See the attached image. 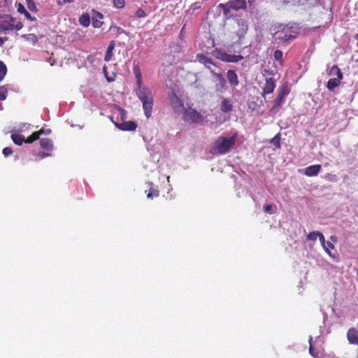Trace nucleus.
<instances>
[{"label": "nucleus", "mask_w": 358, "mask_h": 358, "mask_svg": "<svg viewBox=\"0 0 358 358\" xmlns=\"http://www.w3.org/2000/svg\"><path fill=\"white\" fill-rule=\"evenodd\" d=\"M74 0H63V3H72Z\"/></svg>", "instance_id": "51"}, {"label": "nucleus", "mask_w": 358, "mask_h": 358, "mask_svg": "<svg viewBox=\"0 0 358 358\" xmlns=\"http://www.w3.org/2000/svg\"><path fill=\"white\" fill-rule=\"evenodd\" d=\"M321 169V166L320 164H315L309 166L305 169H298V172L301 174H304L308 177H313L315 176Z\"/></svg>", "instance_id": "11"}, {"label": "nucleus", "mask_w": 358, "mask_h": 358, "mask_svg": "<svg viewBox=\"0 0 358 358\" xmlns=\"http://www.w3.org/2000/svg\"><path fill=\"white\" fill-rule=\"evenodd\" d=\"M17 11L20 13H24V16L31 21H35L36 20V17H32L31 15V14L25 9V8L22 4L19 5Z\"/></svg>", "instance_id": "26"}, {"label": "nucleus", "mask_w": 358, "mask_h": 358, "mask_svg": "<svg viewBox=\"0 0 358 358\" xmlns=\"http://www.w3.org/2000/svg\"><path fill=\"white\" fill-rule=\"evenodd\" d=\"M318 236V231H312L307 235V239L308 241H316Z\"/></svg>", "instance_id": "36"}, {"label": "nucleus", "mask_w": 358, "mask_h": 358, "mask_svg": "<svg viewBox=\"0 0 358 358\" xmlns=\"http://www.w3.org/2000/svg\"><path fill=\"white\" fill-rule=\"evenodd\" d=\"M275 80L273 78H266V83L263 87V94L264 96L266 94H271L275 87Z\"/></svg>", "instance_id": "15"}, {"label": "nucleus", "mask_w": 358, "mask_h": 358, "mask_svg": "<svg viewBox=\"0 0 358 358\" xmlns=\"http://www.w3.org/2000/svg\"><path fill=\"white\" fill-rule=\"evenodd\" d=\"M115 47V41H110L107 48L106 52V55L104 57L105 62H108L112 59V57L113 56V52L114 50Z\"/></svg>", "instance_id": "18"}, {"label": "nucleus", "mask_w": 358, "mask_h": 358, "mask_svg": "<svg viewBox=\"0 0 358 358\" xmlns=\"http://www.w3.org/2000/svg\"><path fill=\"white\" fill-rule=\"evenodd\" d=\"M3 43V40L0 38V46H1Z\"/></svg>", "instance_id": "53"}, {"label": "nucleus", "mask_w": 358, "mask_h": 358, "mask_svg": "<svg viewBox=\"0 0 358 358\" xmlns=\"http://www.w3.org/2000/svg\"><path fill=\"white\" fill-rule=\"evenodd\" d=\"M282 56H283V53L281 50H276L274 52L273 57H274L276 61L279 62L280 63H282Z\"/></svg>", "instance_id": "33"}, {"label": "nucleus", "mask_w": 358, "mask_h": 358, "mask_svg": "<svg viewBox=\"0 0 358 358\" xmlns=\"http://www.w3.org/2000/svg\"><path fill=\"white\" fill-rule=\"evenodd\" d=\"M113 4L117 8H122L125 5V1L124 0H113Z\"/></svg>", "instance_id": "35"}, {"label": "nucleus", "mask_w": 358, "mask_h": 358, "mask_svg": "<svg viewBox=\"0 0 358 358\" xmlns=\"http://www.w3.org/2000/svg\"><path fill=\"white\" fill-rule=\"evenodd\" d=\"M227 78L231 87L235 88L239 85L238 75L234 70L229 69L227 71Z\"/></svg>", "instance_id": "14"}, {"label": "nucleus", "mask_w": 358, "mask_h": 358, "mask_svg": "<svg viewBox=\"0 0 358 358\" xmlns=\"http://www.w3.org/2000/svg\"><path fill=\"white\" fill-rule=\"evenodd\" d=\"M215 80V90L218 93H224L227 90V80L221 73H216L213 75Z\"/></svg>", "instance_id": "7"}, {"label": "nucleus", "mask_w": 358, "mask_h": 358, "mask_svg": "<svg viewBox=\"0 0 358 358\" xmlns=\"http://www.w3.org/2000/svg\"><path fill=\"white\" fill-rule=\"evenodd\" d=\"M117 110L119 111V115L121 117V120H122V122L124 121L127 119V111L124 108H122L120 107H119Z\"/></svg>", "instance_id": "40"}, {"label": "nucleus", "mask_w": 358, "mask_h": 358, "mask_svg": "<svg viewBox=\"0 0 358 358\" xmlns=\"http://www.w3.org/2000/svg\"><path fill=\"white\" fill-rule=\"evenodd\" d=\"M219 7L226 8L227 10H238L240 9H245L247 3L245 0H230L225 4L220 3Z\"/></svg>", "instance_id": "9"}, {"label": "nucleus", "mask_w": 358, "mask_h": 358, "mask_svg": "<svg viewBox=\"0 0 358 358\" xmlns=\"http://www.w3.org/2000/svg\"><path fill=\"white\" fill-rule=\"evenodd\" d=\"M6 0H0V3H3V2L6 3Z\"/></svg>", "instance_id": "56"}, {"label": "nucleus", "mask_w": 358, "mask_h": 358, "mask_svg": "<svg viewBox=\"0 0 358 358\" xmlns=\"http://www.w3.org/2000/svg\"><path fill=\"white\" fill-rule=\"evenodd\" d=\"M355 38L358 39V34L355 36Z\"/></svg>", "instance_id": "58"}, {"label": "nucleus", "mask_w": 358, "mask_h": 358, "mask_svg": "<svg viewBox=\"0 0 358 358\" xmlns=\"http://www.w3.org/2000/svg\"><path fill=\"white\" fill-rule=\"evenodd\" d=\"M169 101L175 113H180L185 110L183 103L174 92L169 94Z\"/></svg>", "instance_id": "10"}, {"label": "nucleus", "mask_w": 358, "mask_h": 358, "mask_svg": "<svg viewBox=\"0 0 358 358\" xmlns=\"http://www.w3.org/2000/svg\"><path fill=\"white\" fill-rule=\"evenodd\" d=\"M237 24L238 27V30L236 31V35L238 37L239 41H241V38L245 36L248 27L246 21L244 19H238L237 20ZM238 43L240 44L241 42L238 41Z\"/></svg>", "instance_id": "13"}, {"label": "nucleus", "mask_w": 358, "mask_h": 358, "mask_svg": "<svg viewBox=\"0 0 358 358\" xmlns=\"http://www.w3.org/2000/svg\"><path fill=\"white\" fill-rule=\"evenodd\" d=\"M114 124L122 131H134L137 128V124L134 121H123L121 123L114 122Z\"/></svg>", "instance_id": "12"}, {"label": "nucleus", "mask_w": 358, "mask_h": 358, "mask_svg": "<svg viewBox=\"0 0 358 358\" xmlns=\"http://www.w3.org/2000/svg\"><path fill=\"white\" fill-rule=\"evenodd\" d=\"M196 60L204 65L206 68L210 70V73L213 75L216 73V69L217 68L216 64L213 61V59L203 54H199L196 55Z\"/></svg>", "instance_id": "8"}, {"label": "nucleus", "mask_w": 358, "mask_h": 358, "mask_svg": "<svg viewBox=\"0 0 358 358\" xmlns=\"http://www.w3.org/2000/svg\"><path fill=\"white\" fill-rule=\"evenodd\" d=\"M22 37L24 38L26 41L31 42L33 43H36L38 41V38L36 35H35L34 34H23Z\"/></svg>", "instance_id": "27"}, {"label": "nucleus", "mask_w": 358, "mask_h": 358, "mask_svg": "<svg viewBox=\"0 0 358 358\" xmlns=\"http://www.w3.org/2000/svg\"><path fill=\"white\" fill-rule=\"evenodd\" d=\"M103 14L99 12H96L92 17V26L94 28H99L102 26L103 22L100 21V19L103 18Z\"/></svg>", "instance_id": "20"}, {"label": "nucleus", "mask_w": 358, "mask_h": 358, "mask_svg": "<svg viewBox=\"0 0 358 358\" xmlns=\"http://www.w3.org/2000/svg\"><path fill=\"white\" fill-rule=\"evenodd\" d=\"M236 134L231 136H220L209 150L213 155H223L228 153L236 143Z\"/></svg>", "instance_id": "2"}, {"label": "nucleus", "mask_w": 358, "mask_h": 358, "mask_svg": "<svg viewBox=\"0 0 358 358\" xmlns=\"http://www.w3.org/2000/svg\"><path fill=\"white\" fill-rule=\"evenodd\" d=\"M64 3L61 2L60 1H57V4H58V5H63Z\"/></svg>", "instance_id": "52"}, {"label": "nucleus", "mask_w": 358, "mask_h": 358, "mask_svg": "<svg viewBox=\"0 0 358 358\" xmlns=\"http://www.w3.org/2000/svg\"><path fill=\"white\" fill-rule=\"evenodd\" d=\"M317 237L319 238L320 242L321 243L322 245L325 246L326 241L324 235L321 232L318 231Z\"/></svg>", "instance_id": "44"}, {"label": "nucleus", "mask_w": 358, "mask_h": 358, "mask_svg": "<svg viewBox=\"0 0 358 358\" xmlns=\"http://www.w3.org/2000/svg\"><path fill=\"white\" fill-rule=\"evenodd\" d=\"M223 8L224 15L227 16L230 13V10H227V9H226V8Z\"/></svg>", "instance_id": "49"}, {"label": "nucleus", "mask_w": 358, "mask_h": 358, "mask_svg": "<svg viewBox=\"0 0 358 358\" xmlns=\"http://www.w3.org/2000/svg\"><path fill=\"white\" fill-rule=\"evenodd\" d=\"M220 110L224 113L231 112L233 110V104L231 101L227 98L223 99L220 104Z\"/></svg>", "instance_id": "17"}, {"label": "nucleus", "mask_w": 358, "mask_h": 358, "mask_svg": "<svg viewBox=\"0 0 358 358\" xmlns=\"http://www.w3.org/2000/svg\"><path fill=\"white\" fill-rule=\"evenodd\" d=\"M341 80L342 79H339L337 78L329 79L327 83V89L329 91L333 92L336 87L339 86Z\"/></svg>", "instance_id": "21"}, {"label": "nucleus", "mask_w": 358, "mask_h": 358, "mask_svg": "<svg viewBox=\"0 0 358 358\" xmlns=\"http://www.w3.org/2000/svg\"><path fill=\"white\" fill-rule=\"evenodd\" d=\"M213 55L216 59L228 63H236L243 59V56L241 55H231L219 48H216Z\"/></svg>", "instance_id": "5"}, {"label": "nucleus", "mask_w": 358, "mask_h": 358, "mask_svg": "<svg viewBox=\"0 0 358 358\" xmlns=\"http://www.w3.org/2000/svg\"><path fill=\"white\" fill-rule=\"evenodd\" d=\"M79 22L84 27H87L90 24V17L88 13H83L79 17Z\"/></svg>", "instance_id": "24"}, {"label": "nucleus", "mask_w": 358, "mask_h": 358, "mask_svg": "<svg viewBox=\"0 0 358 358\" xmlns=\"http://www.w3.org/2000/svg\"><path fill=\"white\" fill-rule=\"evenodd\" d=\"M39 138L38 132H34L31 136H29L25 142L31 143L37 140Z\"/></svg>", "instance_id": "34"}, {"label": "nucleus", "mask_w": 358, "mask_h": 358, "mask_svg": "<svg viewBox=\"0 0 358 358\" xmlns=\"http://www.w3.org/2000/svg\"><path fill=\"white\" fill-rule=\"evenodd\" d=\"M280 134H277L273 138L271 139L270 143L277 148L280 147Z\"/></svg>", "instance_id": "29"}, {"label": "nucleus", "mask_w": 358, "mask_h": 358, "mask_svg": "<svg viewBox=\"0 0 358 358\" xmlns=\"http://www.w3.org/2000/svg\"><path fill=\"white\" fill-rule=\"evenodd\" d=\"M331 239L334 241H336V238L334 236H331Z\"/></svg>", "instance_id": "55"}, {"label": "nucleus", "mask_w": 358, "mask_h": 358, "mask_svg": "<svg viewBox=\"0 0 358 358\" xmlns=\"http://www.w3.org/2000/svg\"><path fill=\"white\" fill-rule=\"evenodd\" d=\"M329 75L332 76H336L337 78H339V79H343V73L341 72V69L336 65H334L331 68V69L329 72Z\"/></svg>", "instance_id": "23"}, {"label": "nucleus", "mask_w": 358, "mask_h": 358, "mask_svg": "<svg viewBox=\"0 0 358 358\" xmlns=\"http://www.w3.org/2000/svg\"><path fill=\"white\" fill-rule=\"evenodd\" d=\"M289 93V88L287 85H282L280 86L278 95L273 101V105L270 109V113L273 115L277 113L282 104L285 102V97Z\"/></svg>", "instance_id": "4"}, {"label": "nucleus", "mask_w": 358, "mask_h": 358, "mask_svg": "<svg viewBox=\"0 0 358 358\" xmlns=\"http://www.w3.org/2000/svg\"><path fill=\"white\" fill-rule=\"evenodd\" d=\"M23 27V24L21 22H17L15 24H10L7 28L5 29H16V30H20Z\"/></svg>", "instance_id": "32"}, {"label": "nucleus", "mask_w": 358, "mask_h": 358, "mask_svg": "<svg viewBox=\"0 0 358 358\" xmlns=\"http://www.w3.org/2000/svg\"><path fill=\"white\" fill-rule=\"evenodd\" d=\"M11 138L15 144L17 145H21L23 142H24V137L19 134H13L11 135Z\"/></svg>", "instance_id": "25"}, {"label": "nucleus", "mask_w": 358, "mask_h": 358, "mask_svg": "<svg viewBox=\"0 0 358 358\" xmlns=\"http://www.w3.org/2000/svg\"><path fill=\"white\" fill-rule=\"evenodd\" d=\"M325 252L331 257L334 258V256L331 255V252L330 251L331 249H334V245H333V243H331V242L329 241H327L325 243V246H323Z\"/></svg>", "instance_id": "30"}, {"label": "nucleus", "mask_w": 358, "mask_h": 358, "mask_svg": "<svg viewBox=\"0 0 358 358\" xmlns=\"http://www.w3.org/2000/svg\"><path fill=\"white\" fill-rule=\"evenodd\" d=\"M136 15L138 17H145L146 16V13L144 10L138 8L136 12Z\"/></svg>", "instance_id": "42"}, {"label": "nucleus", "mask_w": 358, "mask_h": 358, "mask_svg": "<svg viewBox=\"0 0 358 358\" xmlns=\"http://www.w3.org/2000/svg\"><path fill=\"white\" fill-rule=\"evenodd\" d=\"M38 155L40 156L41 158H45V157H49L50 155V154L49 153H46V152H40L38 153Z\"/></svg>", "instance_id": "47"}, {"label": "nucleus", "mask_w": 358, "mask_h": 358, "mask_svg": "<svg viewBox=\"0 0 358 358\" xmlns=\"http://www.w3.org/2000/svg\"><path fill=\"white\" fill-rule=\"evenodd\" d=\"M248 2H249L250 3H252L254 1V0H248Z\"/></svg>", "instance_id": "57"}, {"label": "nucleus", "mask_w": 358, "mask_h": 358, "mask_svg": "<svg viewBox=\"0 0 358 358\" xmlns=\"http://www.w3.org/2000/svg\"><path fill=\"white\" fill-rule=\"evenodd\" d=\"M40 145L43 149L46 150H52L53 149V144L49 138H42L40 140Z\"/></svg>", "instance_id": "22"}, {"label": "nucleus", "mask_w": 358, "mask_h": 358, "mask_svg": "<svg viewBox=\"0 0 358 358\" xmlns=\"http://www.w3.org/2000/svg\"><path fill=\"white\" fill-rule=\"evenodd\" d=\"M7 73V68L6 64L0 61V82L3 79Z\"/></svg>", "instance_id": "28"}, {"label": "nucleus", "mask_w": 358, "mask_h": 358, "mask_svg": "<svg viewBox=\"0 0 358 358\" xmlns=\"http://www.w3.org/2000/svg\"><path fill=\"white\" fill-rule=\"evenodd\" d=\"M347 338L350 344L358 345V330L350 328L347 332Z\"/></svg>", "instance_id": "16"}, {"label": "nucleus", "mask_w": 358, "mask_h": 358, "mask_svg": "<svg viewBox=\"0 0 358 358\" xmlns=\"http://www.w3.org/2000/svg\"><path fill=\"white\" fill-rule=\"evenodd\" d=\"M8 90L5 86H0V100L3 101L6 99Z\"/></svg>", "instance_id": "31"}, {"label": "nucleus", "mask_w": 358, "mask_h": 358, "mask_svg": "<svg viewBox=\"0 0 358 358\" xmlns=\"http://www.w3.org/2000/svg\"><path fill=\"white\" fill-rule=\"evenodd\" d=\"M308 351H309V354L314 358H318V352L316 351L313 346V344H310V345L309 346V349H308Z\"/></svg>", "instance_id": "38"}, {"label": "nucleus", "mask_w": 358, "mask_h": 358, "mask_svg": "<svg viewBox=\"0 0 358 358\" xmlns=\"http://www.w3.org/2000/svg\"><path fill=\"white\" fill-rule=\"evenodd\" d=\"M27 4L28 8L31 11L34 12V11H36L37 10L35 2H34V0H31L30 1H27Z\"/></svg>", "instance_id": "39"}, {"label": "nucleus", "mask_w": 358, "mask_h": 358, "mask_svg": "<svg viewBox=\"0 0 358 358\" xmlns=\"http://www.w3.org/2000/svg\"><path fill=\"white\" fill-rule=\"evenodd\" d=\"M113 29L116 30V32H117V35H120L122 34H126V31L122 28H121L120 27H117V26H115V25H111L109 29L112 30Z\"/></svg>", "instance_id": "37"}, {"label": "nucleus", "mask_w": 358, "mask_h": 358, "mask_svg": "<svg viewBox=\"0 0 358 358\" xmlns=\"http://www.w3.org/2000/svg\"><path fill=\"white\" fill-rule=\"evenodd\" d=\"M357 327H358V323H357Z\"/></svg>", "instance_id": "59"}, {"label": "nucleus", "mask_w": 358, "mask_h": 358, "mask_svg": "<svg viewBox=\"0 0 358 358\" xmlns=\"http://www.w3.org/2000/svg\"><path fill=\"white\" fill-rule=\"evenodd\" d=\"M103 71H104V73H105V74H106V79H107V80H108V82H111V81H113V79L110 78H108V77L107 76V74H106V66H103Z\"/></svg>", "instance_id": "48"}, {"label": "nucleus", "mask_w": 358, "mask_h": 358, "mask_svg": "<svg viewBox=\"0 0 358 358\" xmlns=\"http://www.w3.org/2000/svg\"><path fill=\"white\" fill-rule=\"evenodd\" d=\"M273 43L287 45L297 36L298 32L289 24H279L273 27Z\"/></svg>", "instance_id": "1"}, {"label": "nucleus", "mask_w": 358, "mask_h": 358, "mask_svg": "<svg viewBox=\"0 0 358 358\" xmlns=\"http://www.w3.org/2000/svg\"><path fill=\"white\" fill-rule=\"evenodd\" d=\"M184 29H185V26L181 29V31H180V35L182 34V31H183Z\"/></svg>", "instance_id": "54"}, {"label": "nucleus", "mask_w": 358, "mask_h": 358, "mask_svg": "<svg viewBox=\"0 0 358 358\" xmlns=\"http://www.w3.org/2000/svg\"><path fill=\"white\" fill-rule=\"evenodd\" d=\"M272 210V206L270 204L265 205L264 206V210L265 213H270Z\"/></svg>", "instance_id": "46"}, {"label": "nucleus", "mask_w": 358, "mask_h": 358, "mask_svg": "<svg viewBox=\"0 0 358 358\" xmlns=\"http://www.w3.org/2000/svg\"><path fill=\"white\" fill-rule=\"evenodd\" d=\"M135 92L138 99L142 102L144 114L147 118L152 115L153 108V96L150 89L141 85L136 87Z\"/></svg>", "instance_id": "3"}, {"label": "nucleus", "mask_w": 358, "mask_h": 358, "mask_svg": "<svg viewBox=\"0 0 358 358\" xmlns=\"http://www.w3.org/2000/svg\"><path fill=\"white\" fill-rule=\"evenodd\" d=\"M39 133V135L40 134H45V135H48L51 133V130L50 129H41L39 131H38Z\"/></svg>", "instance_id": "45"}, {"label": "nucleus", "mask_w": 358, "mask_h": 358, "mask_svg": "<svg viewBox=\"0 0 358 358\" xmlns=\"http://www.w3.org/2000/svg\"><path fill=\"white\" fill-rule=\"evenodd\" d=\"M159 196V190L157 189H152V191L149 192L147 194L148 198H153L157 197Z\"/></svg>", "instance_id": "41"}, {"label": "nucleus", "mask_w": 358, "mask_h": 358, "mask_svg": "<svg viewBox=\"0 0 358 358\" xmlns=\"http://www.w3.org/2000/svg\"><path fill=\"white\" fill-rule=\"evenodd\" d=\"M182 119L185 122H190L192 123H203L204 122V117L196 110L189 108L184 110Z\"/></svg>", "instance_id": "6"}, {"label": "nucleus", "mask_w": 358, "mask_h": 358, "mask_svg": "<svg viewBox=\"0 0 358 358\" xmlns=\"http://www.w3.org/2000/svg\"><path fill=\"white\" fill-rule=\"evenodd\" d=\"M134 74L136 79V87L143 85L141 71L138 65H134L133 68Z\"/></svg>", "instance_id": "19"}, {"label": "nucleus", "mask_w": 358, "mask_h": 358, "mask_svg": "<svg viewBox=\"0 0 358 358\" xmlns=\"http://www.w3.org/2000/svg\"><path fill=\"white\" fill-rule=\"evenodd\" d=\"M2 152L5 157H8L9 155H10L13 153V150H12V148H10L9 147H6L3 149Z\"/></svg>", "instance_id": "43"}, {"label": "nucleus", "mask_w": 358, "mask_h": 358, "mask_svg": "<svg viewBox=\"0 0 358 358\" xmlns=\"http://www.w3.org/2000/svg\"><path fill=\"white\" fill-rule=\"evenodd\" d=\"M308 343H309V346L310 345V344H313V337L312 336L309 337Z\"/></svg>", "instance_id": "50"}]
</instances>
